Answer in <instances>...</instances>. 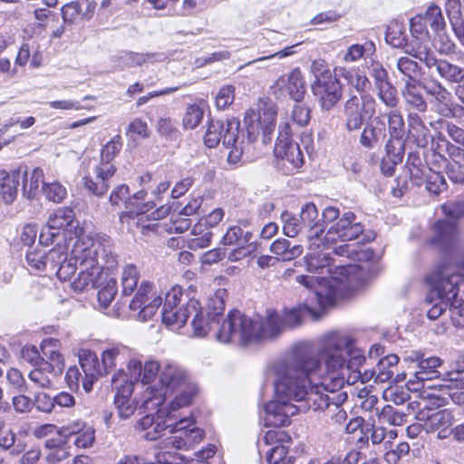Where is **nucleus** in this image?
<instances>
[{"instance_id": "obj_29", "label": "nucleus", "mask_w": 464, "mask_h": 464, "mask_svg": "<svg viewBox=\"0 0 464 464\" xmlns=\"http://www.w3.org/2000/svg\"><path fill=\"white\" fill-rule=\"evenodd\" d=\"M177 394L169 401L168 408H163L166 411V417L169 420H177L174 414L176 411L180 408L190 405L198 392V387L196 383L188 382L182 387L176 390Z\"/></svg>"}, {"instance_id": "obj_14", "label": "nucleus", "mask_w": 464, "mask_h": 464, "mask_svg": "<svg viewBox=\"0 0 464 464\" xmlns=\"http://www.w3.org/2000/svg\"><path fill=\"white\" fill-rule=\"evenodd\" d=\"M161 304L162 299L154 290L153 284L145 280L137 287L130 308L132 311H139L138 319L145 322L155 314Z\"/></svg>"}, {"instance_id": "obj_56", "label": "nucleus", "mask_w": 464, "mask_h": 464, "mask_svg": "<svg viewBox=\"0 0 464 464\" xmlns=\"http://www.w3.org/2000/svg\"><path fill=\"white\" fill-rule=\"evenodd\" d=\"M375 51V45L372 42L364 44H355L348 47L343 60L346 63H354L363 58L365 54H372Z\"/></svg>"}, {"instance_id": "obj_50", "label": "nucleus", "mask_w": 464, "mask_h": 464, "mask_svg": "<svg viewBox=\"0 0 464 464\" xmlns=\"http://www.w3.org/2000/svg\"><path fill=\"white\" fill-rule=\"evenodd\" d=\"M43 357L38 362H44L53 372L62 374L64 362L62 354L55 350L51 343L42 347Z\"/></svg>"}, {"instance_id": "obj_51", "label": "nucleus", "mask_w": 464, "mask_h": 464, "mask_svg": "<svg viewBox=\"0 0 464 464\" xmlns=\"http://www.w3.org/2000/svg\"><path fill=\"white\" fill-rule=\"evenodd\" d=\"M23 194L26 198H32L38 190L40 182L43 181L44 171L40 168H34L31 172L24 173Z\"/></svg>"}, {"instance_id": "obj_53", "label": "nucleus", "mask_w": 464, "mask_h": 464, "mask_svg": "<svg viewBox=\"0 0 464 464\" xmlns=\"http://www.w3.org/2000/svg\"><path fill=\"white\" fill-rule=\"evenodd\" d=\"M194 317L192 320V327L194 330V334L198 337L206 336L211 329L216 328L215 333L217 332V321L214 323L206 316L204 311H202L201 306L194 312Z\"/></svg>"}, {"instance_id": "obj_62", "label": "nucleus", "mask_w": 464, "mask_h": 464, "mask_svg": "<svg viewBox=\"0 0 464 464\" xmlns=\"http://www.w3.org/2000/svg\"><path fill=\"white\" fill-rule=\"evenodd\" d=\"M121 149V136L113 137L109 142H107L101 151V160L98 164H112L111 160L116 154Z\"/></svg>"}, {"instance_id": "obj_49", "label": "nucleus", "mask_w": 464, "mask_h": 464, "mask_svg": "<svg viewBox=\"0 0 464 464\" xmlns=\"http://www.w3.org/2000/svg\"><path fill=\"white\" fill-rule=\"evenodd\" d=\"M126 348L124 346H111L102 353V363L104 374L115 368L117 363L125 359Z\"/></svg>"}, {"instance_id": "obj_38", "label": "nucleus", "mask_w": 464, "mask_h": 464, "mask_svg": "<svg viewBox=\"0 0 464 464\" xmlns=\"http://www.w3.org/2000/svg\"><path fill=\"white\" fill-rule=\"evenodd\" d=\"M409 132L414 138L419 147L424 148L428 145L430 130L423 124L420 117L416 113H410L408 117Z\"/></svg>"}, {"instance_id": "obj_46", "label": "nucleus", "mask_w": 464, "mask_h": 464, "mask_svg": "<svg viewBox=\"0 0 464 464\" xmlns=\"http://www.w3.org/2000/svg\"><path fill=\"white\" fill-rule=\"evenodd\" d=\"M305 263L307 270L311 273H324V270L326 269V272L331 275L332 269L331 266V258L328 256L327 253H324L322 251L314 252L308 254L305 256Z\"/></svg>"}, {"instance_id": "obj_6", "label": "nucleus", "mask_w": 464, "mask_h": 464, "mask_svg": "<svg viewBox=\"0 0 464 464\" xmlns=\"http://www.w3.org/2000/svg\"><path fill=\"white\" fill-rule=\"evenodd\" d=\"M240 123L237 119L211 121L204 137L205 144L208 148H215L222 140L223 145L229 150L227 162L237 165L240 162L245 150L244 140L239 136Z\"/></svg>"}, {"instance_id": "obj_31", "label": "nucleus", "mask_w": 464, "mask_h": 464, "mask_svg": "<svg viewBox=\"0 0 464 464\" xmlns=\"http://www.w3.org/2000/svg\"><path fill=\"white\" fill-rule=\"evenodd\" d=\"M20 178L19 171L8 173L5 169H0V199L5 204H11L16 198Z\"/></svg>"}, {"instance_id": "obj_7", "label": "nucleus", "mask_w": 464, "mask_h": 464, "mask_svg": "<svg viewBox=\"0 0 464 464\" xmlns=\"http://www.w3.org/2000/svg\"><path fill=\"white\" fill-rule=\"evenodd\" d=\"M254 316L232 310L221 323L217 322L215 338L219 343H236L245 346L254 343Z\"/></svg>"}, {"instance_id": "obj_21", "label": "nucleus", "mask_w": 464, "mask_h": 464, "mask_svg": "<svg viewBox=\"0 0 464 464\" xmlns=\"http://www.w3.org/2000/svg\"><path fill=\"white\" fill-rule=\"evenodd\" d=\"M172 420L166 417V411L161 408L155 414H147L139 419L135 430L143 432L145 440L152 441L160 438L172 426Z\"/></svg>"}, {"instance_id": "obj_59", "label": "nucleus", "mask_w": 464, "mask_h": 464, "mask_svg": "<svg viewBox=\"0 0 464 464\" xmlns=\"http://www.w3.org/2000/svg\"><path fill=\"white\" fill-rule=\"evenodd\" d=\"M43 191L45 198L54 203L62 202L67 196L66 188L57 181L43 183Z\"/></svg>"}, {"instance_id": "obj_1", "label": "nucleus", "mask_w": 464, "mask_h": 464, "mask_svg": "<svg viewBox=\"0 0 464 464\" xmlns=\"http://www.w3.org/2000/svg\"><path fill=\"white\" fill-rule=\"evenodd\" d=\"M110 246L109 238L93 237L87 234L78 236L73 241L69 260H65L57 270V276L66 281L79 267L80 272L72 282V287L76 291L96 287L102 272L113 269L117 265V256Z\"/></svg>"}, {"instance_id": "obj_36", "label": "nucleus", "mask_w": 464, "mask_h": 464, "mask_svg": "<svg viewBox=\"0 0 464 464\" xmlns=\"http://www.w3.org/2000/svg\"><path fill=\"white\" fill-rule=\"evenodd\" d=\"M453 416L448 410L436 411L428 416L423 422V428L427 432L444 430L452 425Z\"/></svg>"}, {"instance_id": "obj_3", "label": "nucleus", "mask_w": 464, "mask_h": 464, "mask_svg": "<svg viewBox=\"0 0 464 464\" xmlns=\"http://www.w3.org/2000/svg\"><path fill=\"white\" fill-rule=\"evenodd\" d=\"M314 352L323 363L324 384L330 391L343 389L347 372L359 373L358 367L365 361L362 351L354 348L353 340L339 333L324 335Z\"/></svg>"}, {"instance_id": "obj_55", "label": "nucleus", "mask_w": 464, "mask_h": 464, "mask_svg": "<svg viewBox=\"0 0 464 464\" xmlns=\"http://www.w3.org/2000/svg\"><path fill=\"white\" fill-rule=\"evenodd\" d=\"M419 14L422 17L424 24L430 26L433 31L440 32L443 30L445 21L439 6L431 5L424 13Z\"/></svg>"}, {"instance_id": "obj_48", "label": "nucleus", "mask_w": 464, "mask_h": 464, "mask_svg": "<svg viewBox=\"0 0 464 464\" xmlns=\"http://www.w3.org/2000/svg\"><path fill=\"white\" fill-rule=\"evenodd\" d=\"M426 190L433 196H439L445 192L448 188L447 181L444 176L432 168H428V172L425 178Z\"/></svg>"}, {"instance_id": "obj_11", "label": "nucleus", "mask_w": 464, "mask_h": 464, "mask_svg": "<svg viewBox=\"0 0 464 464\" xmlns=\"http://www.w3.org/2000/svg\"><path fill=\"white\" fill-rule=\"evenodd\" d=\"M295 281L308 289H314V296L323 309L334 305L341 295L343 284L334 276L319 277L301 275L295 277Z\"/></svg>"}, {"instance_id": "obj_5", "label": "nucleus", "mask_w": 464, "mask_h": 464, "mask_svg": "<svg viewBox=\"0 0 464 464\" xmlns=\"http://www.w3.org/2000/svg\"><path fill=\"white\" fill-rule=\"evenodd\" d=\"M427 281L430 285L428 295L430 302L435 297L454 301L464 283V256L459 259L439 261L429 273Z\"/></svg>"}, {"instance_id": "obj_64", "label": "nucleus", "mask_w": 464, "mask_h": 464, "mask_svg": "<svg viewBox=\"0 0 464 464\" xmlns=\"http://www.w3.org/2000/svg\"><path fill=\"white\" fill-rule=\"evenodd\" d=\"M203 110L196 104L188 105L183 117V125L186 129H195L202 121Z\"/></svg>"}, {"instance_id": "obj_8", "label": "nucleus", "mask_w": 464, "mask_h": 464, "mask_svg": "<svg viewBox=\"0 0 464 464\" xmlns=\"http://www.w3.org/2000/svg\"><path fill=\"white\" fill-rule=\"evenodd\" d=\"M343 389L330 391L329 389L317 388L310 391L307 401V409L322 411L325 418L335 424H343L347 419L346 411L342 408L348 396Z\"/></svg>"}, {"instance_id": "obj_44", "label": "nucleus", "mask_w": 464, "mask_h": 464, "mask_svg": "<svg viewBox=\"0 0 464 464\" xmlns=\"http://www.w3.org/2000/svg\"><path fill=\"white\" fill-rule=\"evenodd\" d=\"M156 53H139L132 52H121L118 55V61L121 63V69L125 67L141 66L146 63H153L157 60Z\"/></svg>"}, {"instance_id": "obj_23", "label": "nucleus", "mask_w": 464, "mask_h": 464, "mask_svg": "<svg viewBox=\"0 0 464 464\" xmlns=\"http://www.w3.org/2000/svg\"><path fill=\"white\" fill-rule=\"evenodd\" d=\"M431 231L429 243L441 250H450L459 242V230L455 221H437L432 226Z\"/></svg>"}, {"instance_id": "obj_61", "label": "nucleus", "mask_w": 464, "mask_h": 464, "mask_svg": "<svg viewBox=\"0 0 464 464\" xmlns=\"http://www.w3.org/2000/svg\"><path fill=\"white\" fill-rule=\"evenodd\" d=\"M47 264L57 270L65 260H69L67 247L65 245L57 244L53 248L45 253Z\"/></svg>"}, {"instance_id": "obj_22", "label": "nucleus", "mask_w": 464, "mask_h": 464, "mask_svg": "<svg viewBox=\"0 0 464 464\" xmlns=\"http://www.w3.org/2000/svg\"><path fill=\"white\" fill-rule=\"evenodd\" d=\"M115 172L116 168L113 164H97L92 175L83 177V186L92 195L103 197L110 188V179Z\"/></svg>"}, {"instance_id": "obj_40", "label": "nucleus", "mask_w": 464, "mask_h": 464, "mask_svg": "<svg viewBox=\"0 0 464 464\" xmlns=\"http://www.w3.org/2000/svg\"><path fill=\"white\" fill-rule=\"evenodd\" d=\"M75 215L73 210L68 207L58 208L53 210L48 218V226L54 228L57 233L71 226L74 220Z\"/></svg>"}, {"instance_id": "obj_10", "label": "nucleus", "mask_w": 464, "mask_h": 464, "mask_svg": "<svg viewBox=\"0 0 464 464\" xmlns=\"http://www.w3.org/2000/svg\"><path fill=\"white\" fill-rule=\"evenodd\" d=\"M276 106L271 102L259 101L256 109H248L244 116L248 139L254 141L262 133L264 142L270 140L276 128Z\"/></svg>"}, {"instance_id": "obj_58", "label": "nucleus", "mask_w": 464, "mask_h": 464, "mask_svg": "<svg viewBox=\"0 0 464 464\" xmlns=\"http://www.w3.org/2000/svg\"><path fill=\"white\" fill-rule=\"evenodd\" d=\"M388 129L391 139H402L404 121L400 111L392 109L388 113Z\"/></svg>"}, {"instance_id": "obj_19", "label": "nucleus", "mask_w": 464, "mask_h": 464, "mask_svg": "<svg viewBox=\"0 0 464 464\" xmlns=\"http://www.w3.org/2000/svg\"><path fill=\"white\" fill-rule=\"evenodd\" d=\"M274 153L278 159V164L286 173L300 168L304 163V156L299 144L287 135L277 139Z\"/></svg>"}, {"instance_id": "obj_33", "label": "nucleus", "mask_w": 464, "mask_h": 464, "mask_svg": "<svg viewBox=\"0 0 464 464\" xmlns=\"http://www.w3.org/2000/svg\"><path fill=\"white\" fill-rule=\"evenodd\" d=\"M313 314V308L307 304H299L292 308L285 309L282 314H280L283 323V330L285 331L301 325L304 317Z\"/></svg>"}, {"instance_id": "obj_54", "label": "nucleus", "mask_w": 464, "mask_h": 464, "mask_svg": "<svg viewBox=\"0 0 464 464\" xmlns=\"http://www.w3.org/2000/svg\"><path fill=\"white\" fill-rule=\"evenodd\" d=\"M422 83L423 90H425L428 94L432 96L440 103L447 104L450 102L451 93L440 81L434 77H430V80L427 82H422Z\"/></svg>"}, {"instance_id": "obj_32", "label": "nucleus", "mask_w": 464, "mask_h": 464, "mask_svg": "<svg viewBox=\"0 0 464 464\" xmlns=\"http://www.w3.org/2000/svg\"><path fill=\"white\" fill-rule=\"evenodd\" d=\"M61 13L63 24H72L78 19H91L93 14V6L91 3H86V10L82 11V3L79 1H72L65 4L62 7Z\"/></svg>"}, {"instance_id": "obj_26", "label": "nucleus", "mask_w": 464, "mask_h": 464, "mask_svg": "<svg viewBox=\"0 0 464 464\" xmlns=\"http://www.w3.org/2000/svg\"><path fill=\"white\" fill-rule=\"evenodd\" d=\"M399 357L396 354H389L380 359L375 369L365 371L363 373L359 372L362 382H368L374 379L375 382H390L394 375V369L399 362Z\"/></svg>"}, {"instance_id": "obj_13", "label": "nucleus", "mask_w": 464, "mask_h": 464, "mask_svg": "<svg viewBox=\"0 0 464 464\" xmlns=\"http://www.w3.org/2000/svg\"><path fill=\"white\" fill-rule=\"evenodd\" d=\"M172 426L169 427L172 436L167 439L168 445L176 450H189L199 443L205 432L202 429L196 426L191 418H183L179 420H174Z\"/></svg>"}, {"instance_id": "obj_2", "label": "nucleus", "mask_w": 464, "mask_h": 464, "mask_svg": "<svg viewBox=\"0 0 464 464\" xmlns=\"http://www.w3.org/2000/svg\"><path fill=\"white\" fill-rule=\"evenodd\" d=\"M276 396L281 400L300 402L307 409L310 391L327 389L324 384L323 363L314 351H295L277 368Z\"/></svg>"}, {"instance_id": "obj_63", "label": "nucleus", "mask_w": 464, "mask_h": 464, "mask_svg": "<svg viewBox=\"0 0 464 464\" xmlns=\"http://www.w3.org/2000/svg\"><path fill=\"white\" fill-rule=\"evenodd\" d=\"M382 134V129L369 124L363 129L361 134L360 143L367 149H372L378 144Z\"/></svg>"}, {"instance_id": "obj_34", "label": "nucleus", "mask_w": 464, "mask_h": 464, "mask_svg": "<svg viewBox=\"0 0 464 464\" xmlns=\"http://www.w3.org/2000/svg\"><path fill=\"white\" fill-rule=\"evenodd\" d=\"M270 251L276 256V260L291 261L301 256L303 247L300 245L291 246L289 240L280 238L273 242Z\"/></svg>"}, {"instance_id": "obj_9", "label": "nucleus", "mask_w": 464, "mask_h": 464, "mask_svg": "<svg viewBox=\"0 0 464 464\" xmlns=\"http://www.w3.org/2000/svg\"><path fill=\"white\" fill-rule=\"evenodd\" d=\"M312 72L316 78L312 84L313 93L318 99L322 110L330 111L343 97L342 85L336 76L324 68L323 61L314 62Z\"/></svg>"}, {"instance_id": "obj_43", "label": "nucleus", "mask_w": 464, "mask_h": 464, "mask_svg": "<svg viewBox=\"0 0 464 464\" xmlns=\"http://www.w3.org/2000/svg\"><path fill=\"white\" fill-rule=\"evenodd\" d=\"M253 237L251 231H245L239 225L232 226L222 237V242L227 246H245Z\"/></svg>"}, {"instance_id": "obj_12", "label": "nucleus", "mask_w": 464, "mask_h": 464, "mask_svg": "<svg viewBox=\"0 0 464 464\" xmlns=\"http://www.w3.org/2000/svg\"><path fill=\"white\" fill-rule=\"evenodd\" d=\"M377 103L370 93L360 96L350 95L343 107L345 125L348 130H359L365 119H371L376 112Z\"/></svg>"}, {"instance_id": "obj_52", "label": "nucleus", "mask_w": 464, "mask_h": 464, "mask_svg": "<svg viewBox=\"0 0 464 464\" xmlns=\"http://www.w3.org/2000/svg\"><path fill=\"white\" fill-rule=\"evenodd\" d=\"M140 273L133 265H127L123 267L121 274V287L123 295H130L138 287Z\"/></svg>"}, {"instance_id": "obj_35", "label": "nucleus", "mask_w": 464, "mask_h": 464, "mask_svg": "<svg viewBox=\"0 0 464 464\" xmlns=\"http://www.w3.org/2000/svg\"><path fill=\"white\" fill-rule=\"evenodd\" d=\"M59 375L61 374L53 372L44 362H38L36 366L29 372V379L37 387L50 388L53 385V379Z\"/></svg>"}, {"instance_id": "obj_45", "label": "nucleus", "mask_w": 464, "mask_h": 464, "mask_svg": "<svg viewBox=\"0 0 464 464\" xmlns=\"http://www.w3.org/2000/svg\"><path fill=\"white\" fill-rule=\"evenodd\" d=\"M433 157L436 158L437 162L440 160L446 163L445 172L452 183L464 184V165L459 160L452 159L451 161H448L445 157L435 152H433Z\"/></svg>"}, {"instance_id": "obj_4", "label": "nucleus", "mask_w": 464, "mask_h": 464, "mask_svg": "<svg viewBox=\"0 0 464 464\" xmlns=\"http://www.w3.org/2000/svg\"><path fill=\"white\" fill-rule=\"evenodd\" d=\"M404 53L422 63L430 77L437 75L448 82L459 84L455 88V94L460 104L453 107V113L457 117L464 118V82L461 83L464 81V67L447 59L437 58L430 44L420 41L407 44Z\"/></svg>"}, {"instance_id": "obj_25", "label": "nucleus", "mask_w": 464, "mask_h": 464, "mask_svg": "<svg viewBox=\"0 0 464 464\" xmlns=\"http://www.w3.org/2000/svg\"><path fill=\"white\" fill-rule=\"evenodd\" d=\"M199 308V302L197 299H188L179 307L174 309H162V322L172 331H177L184 326L188 318L193 315Z\"/></svg>"}, {"instance_id": "obj_47", "label": "nucleus", "mask_w": 464, "mask_h": 464, "mask_svg": "<svg viewBox=\"0 0 464 464\" xmlns=\"http://www.w3.org/2000/svg\"><path fill=\"white\" fill-rule=\"evenodd\" d=\"M194 236L188 242V247L192 250L208 247L212 239V232L208 227H205L202 221H199L192 228Z\"/></svg>"}, {"instance_id": "obj_17", "label": "nucleus", "mask_w": 464, "mask_h": 464, "mask_svg": "<svg viewBox=\"0 0 464 464\" xmlns=\"http://www.w3.org/2000/svg\"><path fill=\"white\" fill-rule=\"evenodd\" d=\"M254 343L277 339L283 333L281 315L268 309L264 315H254Z\"/></svg>"}, {"instance_id": "obj_57", "label": "nucleus", "mask_w": 464, "mask_h": 464, "mask_svg": "<svg viewBox=\"0 0 464 464\" xmlns=\"http://www.w3.org/2000/svg\"><path fill=\"white\" fill-rule=\"evenodd\" d=\"M281 219L284 223L283 231L288 237H296L303 229H304L300 218L295 217L287 210L284 211L281 215Z\"/></svg>"}, {"instance_id": "obj_16", "label": "nucleus", "mask_w": 464, "mask_h": 464, "mask_svg": "<svg viewBox=\"0 0 464 464\" xmlns=\"http://www.w3.org/2000/svg\"><path fill=\"white\" fill-rule=\"evenodd\" d=\"M363 232V226L356 222L354 213L344 212L341 218L326 229L324 241L335 243L337 241H350L359 237Z\"/></svg>"}, {"instance_id": "obj_27", "label": "nucleus", "mask_w": 464, "mask_h": 464, "mask_svg": "<svg viewBox=\"0 0 464 464\" xmlns=\"http://www.w3.org/2000/svg\"><path fill=\"white\" fill-rule=\"evenodd\" d=\"M299 218L309 240L320 238L324 233V225L321 222L317 208L314 203H305L301 208Z\"/></svg>"}, {"instance_id": "obj_37", "label": "nucleus", "mask_w": 464, "mask_h": 464, "mask_svg": "<svg viewBox=\"0 0 464 464\" xmlns=\"http://www.w3.org/2000/svg\"><path fill=\"white\" fill-rule=\"evenodd\" d=\"M226 295V290L218 289L214 295L208 297L207 305L203 310L208 320L221 323L220 317L223 316L225 311V301L224 296Z\"/></svg>"}, {"instance_id": "obj_60", "label": "nucleus", "mask_w": 464, "mask_h": 464, "mask_svg": "<svg viewBox=\"0 0 464 464\" xmlns=\"http://www.w3.org/2000/svg\"><path fill=\"white\" fill-rule=\"evenodd\" d=\"M378 98L388 108L394 109L399 103L398 93L392 82L376 89Z\"/></svg>"}, {"instance_id": "obj_30", "label": "nucleus", "mask_w": 464, "mask_h": 464, "mask_svg": "<svg viewBox=\"0 0 464 464\" xmlns=\"http://www.w3.org/2000/svg\"><path fill=\"white\" fill-rule=\"evenodd\" d=\"M422 90L423 83L420 81H406L401 90L406 104L420 112L427 110V102L422 95Z\"/></svg>"}, {"instance_id": "obj_24", "label": "nucleus", "mask_w": 464, "mask_h": 464, "mask_svg": "<svg viewBox=\"0 0 464 464\" xmlns=\"http://www.w3.org/2000/svg\"><path fill=\"white\" fill-rule=\"evenodd\" d=\"M188 382H189V375L186 369L174 362L164 361L161 362L160 383L162 388L175 392Z\"/></svg>"}, {"instance_id": "obj_28", "label": "nucleus", "mask_w": 464, "mask_h": 464, "mask_svg": "<svg viewBox=\"0 0 464 464\" xmlns=\"http://www.w3.org/2000/svg\"><path fill=\"white\" fill-rule=\"evenodd\" d=\"M276 87L288 94L294 101L300 102L304 94L305 86L299 69H294L276 82Z\"/></svg>"}, {"instance_id": "obj_41", "label": "nucleus", "mask_w": 464, "mask_h": 464, "mask_svg": "<svg viewBox=\"0 0 464 464\" xmlns=\"http://www.w3.org/2000/svg\"><path fill=\"white\" fill-rule=\"evenodd\" d=\"M440 364L441 360L439 357L432 356L427 359H422L418 363L419 370L415 372L414 377L420 382L425 380L438 378L440 374L438 368Z\"/></svg>"}, {"instance_id": "obj_39", "label": "nucleus", "mask_w": 464, "mask_h": 464, "mask_svg": "<svg viewBox=\"0 0 464 464\" xmlns=\"http://www.w3.org/2000/svg\"><path fill=\"white\" fill-rule=\"evenodd\" d=\"M79 361L85 376L99 378L104 375L103 369L100 367L97 355L90 350H82Z\"/></svg>"}, {"instance_id": "obj_20", "label": "nucleus", "mask_w": 464, "mask_h": 464, "mask_svg": "<svg viewBox=\"0 0 464 464\" xmlns=\"http://www.w3.org/2000/svg\"><path fill=\"white\" fill-rule=\"evenodd\" d=\"M57 434L68 440V443L72 440L78 449L91 448L95 441V430L81 420H75L59 428Z\"/></svg>"}, {"instance_id": "obj_18", "label": "nucleus", "mask_w": 464, "mask_h": 464, "mask_svg": "<svg viewBox=\"0 0 464 464\" xmlns=\"http://www.w3.org/2000/svg\"><path fill=\"white\" fill-rule=\"evenodd\" d=\"M302 407L276 397V400L264 405L265 425L268 427L287 426L291 422L292 416L304 411Z\"/></svg>"}, {"instance_id": "obj_15", "label": "nucleus", "mask_w": 464, "mask_h": 464, "mask_svg": "<svg viewBox=\"0 0 464 464\" xmlns=\"http://www.w3.org/2000/svg\"><path fill=\"white\" fill-rule=\"evenodd\" d=\"M113 387L116 389L114 404L118 410L119 416L126 420L132 416L137 409V402L131 399L133 382L130 381L123 370H119L111 379Z\"/></svg>"}, {"instance_id": "obj_42", "label": "nucleus", "mask_w": 464, "mask_h": 464, "mask_svg": "<svg viewBox=\"0 0 464 464\" xmlns=\"http://www.w3.org/2000/svg\"><path fill=\"white\" fill-rule=\"evenodd\" d=\"M396 61V68L398 72L405 78L406 81H419L417 77L425 72L421 71V67L412 58L413 56L406 53Z\"/></svg>"}]
</instances>
